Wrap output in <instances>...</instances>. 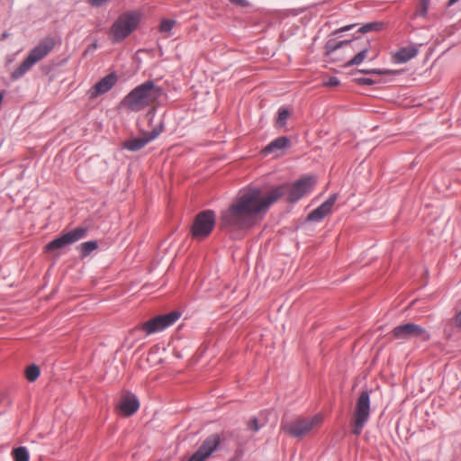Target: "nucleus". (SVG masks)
I'll return each instance as SVG.
<instances>
[{"instance_id": "1", "label": "nucleus", "mask_w": 461, "mask_h": 461, "mask_svg": "<svg viewBox=\"0 0 461 461\" xmlns=\"http://www.w3.org/2000/svg\"><path fill=\"white\" fill-rule=\"evenodd\" d=\"M316 184L312 176H305L293 185H281L265 192L261 187L241 189L229 207L221 212L219 225L229 232L253 227L258 216L265 214L271 204L287 194V201L296 203L309 194Z\"/></svg>"}, {"instance_id": "31", "label": "nucleus", "mask_w": 461, "mask_h": 461, "mask_svg": "<svg viewBox=\"0 0 461 461\" xmlns=\"http://www.w3.org/2000/svg\"><path fill=\"white\" fill-rule=\"evenodd\" d=\"M455 324L458 329L461 330V311L456 315Z\"/></svg>"}, {"instance_id": "5", "label": "nucleus", "mask_w": 461, "mask_h": 461, "mask_svg": "<svg viewBox=\"0 0 461 461\" xmlns=\"http://www.w3.org/2000/svg\"><path fill=\"white\" fill-rule=\"evenodd\" d=\"M141 20V14L138 11H128L118 16L110 29V39L120 42L137 29Z\"/></svg>"}, {"instance_id": "21", "label": "nucleus", "mask_w": 461, "mask_h": 461, "mask_svg": "<svg viewBox=\"0 0 461 461\" xmlns=\"http://www.w3.org/2000/svg\"><path fill=\"white\" fill-rule=\"evenodd\" d=\"M98 248V243L95 240H89L80 244V252L83 257L88 256L92 251Z\"/></svg>"}, {"instance_id": "23", "label": "nucleus", "mask_w": 461, "mask_h": 461, "mask_svg": "<svg viewBox=\"0 0 461 461\" xmlns=\"http://www.w3.org/2000/svg\"><path fill=\"white\" fill-rule=\"evenodd\" d=\"M430 0H420V7L413 14L412 18L426 17L429 10Z\"/></svg>"}, {"instance_id": "8", "label": "nucleus", "mask_w": 461, "mask_h": 461, "mask_svg": "<svg viewBox=\"0 0 461 461\" xmlns=\"http://www.w3.org/2000/svg\"><path fill=\"white\" fill-rule=\"evenodd\" d=\"M391 334L393 339L401 341H408L415 339L420 342H427L430 339L429 332L425 328L414 322L398 325L392 330Z\"/></svg>"}, {"instance_id": "27", "label": "nucleus", "mask_w": 461, "mask_h": 461, "mask_svg": "<svg viewBox=\"0 0 461 461\" xmlns=\"http://www.w3.org/2000/svg\"><path fill=\"white\" fill-rule=\"evenodd\" d=\"M363 74H374V75H387L390 72L388 70H383L378 68H373V69H362L360 70Z\"/></svg>"}, {"instance_id": "13", "label": "nucleus", "mask_w": 461, "mask_h": 461, "mask_svg": "<svg viewBox=\"0 0 461 461\" xmlns=\"http://www.w3.org/2000/svg\"><path fill=\"white\" fill-rule=\"evenodd\" d=\"M337 199L338 194H332L325 202H323L320 206H318L308 214L307 221L317 222L322 221L331 212Z\"/></svg>"}, {"instance_id": "28", "label": "nucleus", "mask_w": 461, "mask_h": 461, "mask_svg": "<svg viewBox=\"0 0 461 461\" xmlns=\"http://www.w3.org/2000/svg\"><path fill=\"white\" fill-rule=\"evenodd\" d=\"M249 428L253 430L254 432L258 431L259 426H258V420L257 418L251 419L248 423Z\"/></svg>"}, {"instance_id": "26", "label": "nucleus", "mask_w": 461, "mask_h": 461, "mask_svg": "<svg viewBox=\"0 0 461 461\" xmlns=\"http://www.w3.org/2000/svg\"><path fill=\"white\" fill-rule=\"evenodd\" d=\"M163 130L164 124L163 122H161L158 126H156L151 131L146 132L145 134L147 135L149 141H152L160 135Z\"/></svg>"}, {"instance_id": "9", "label": "nucleus", "mask_w": 461, "mask_h": 461, "mask_svg": "<svg viewBox=\"0 0 461 461\" xmlns=\"http://www.w3.org/2000/svg\"><path fill=\"white\" fill-rule=\"evenodd\" d=\"M215 224V212L212 210H205L199 212L191 226V235L196 240L207 238Z\"/></svg>"}, {"instance_id": "29", "label": "nucleus", "mask_w": 461, "mask_h": 461, "mask_svg": "<svg viewBox=\"0 0 461 461\" xmlns=\"http://www.w3.org/2000/svg\"><path fill=\"white\" fill-rule=\"evenodd\" d=\"M327 86H337L339 85V80L336 77H330L327 81L324 82Z\"/></svg>"}, {"instance_id": "34", "label": "nucleus", "mask_w": 461, "mask_h": 461, "mask_svg": "<svg viewBox=\"0 0 461 461\" xmlns=\"http://www.w3.org/2000/svg\"><path fill=\"white\" fill-rule=\"evenodd\" d=\"M232 3L241 4L242 0H230Z\"/></svg>"}, {"instance_id": "14", "label": "nucleus", "mask_w": 461, "mask_h": 461, "mask_svg": "<svg viewBox=\"0 0 461 461\" xmlns=\"http://www.w3.org/2000/svg\"><path fill=\"white\" fill-rule=\"evenodd\" d=\"M117 82V76L115 73H110L95 83L89 90L90 97H97L98 95L107 93L113 88Z\"/></svg>"}, {"instance_id": "24", "label": "nucleus", "mask_w": 461, "mask_h": 461, "mask_svg": "<svg viewBox=\"0 0 461 461\" xmlns=\"http://www.w3.org/2000/svg\"><path fill=\"white\" fill-rule=\"evenodd\" d=\"M382 29V23H368L364 24L358 29V32L362 33H366L371 31H379Z\"/></svg>"}, {"instance_id": "15", "label": "nucleus", "mask_w": 461, "mask_h": 461, "mask_svg": "<svg viewBox=\"0 0 461 461\" xmlns=\"http://www.w3.org/2000/svg\"><path fill=\"white\" fill-rule=\"evenodd\" d=\"M419 53V48L415 44L408 45L399 49L393 54V60L395 63L402 64L406 63L411 59L415 58Z\"/></svg>"}, {"instance_id": "25", "label": "nucleus", "mask_w": 461, "mask_h": 461, "mask_svg": "<svg viewBox=\"0 0 461 461\" xmlns=\"http://www.w3.org/2000/svg\"><path fill=\"white\" fill-rule=\"evenodd\" d=\"M176 23L175 20L172 19H163L159 25V31L161 32H170L174 28Z\"/></svg>"}, {"instance_id": "18", "label": "nucleus", "mask_w": 461, "mask_h": 461, "mask_svg": "<svg viewBox=\"0 0 461 461\" xmlns=\"http://www.w3.org/2000/svg\"><path fill=\"white\" fill-rule=\"evenodd\" d=\"M149 140L148 139L147 135L144 133L141 137L133 138L131 140H128L124 143V148L131 151H137L141 149L143 147H145L148 143H149Z\"/></svg>"}, {"instance_id": "4", "label": "nucleus", "mask_w": 461, "mask_h": 461, "mask_svg": "<svg viewBox=\"0 0 461 461\" xmlns=\"http://www.w3.org/2000/svg\"><path fill=\"white\" fill-rule=\"evenodd\" d=\"M339 49L356 51L357 54L345 63V67L357 66L368 58L369 43L362 42L357 39L347 41L329 40L325 45L326 55L331 56Z\"/></svg>"}, {"instance_id": "32", "label": "nucleus", "mask_w": 461, "mask_h": 461, "mask_svg": "<svg viewBox=\"0 0 461 461\" xmlns=\"http://www.w3.org/2000/svg\"><path fill=\"white\" fill-rule=\"evenodd\" d=\"M359 82L364 84V85H367V86H370V85L374 84V80L371 79V78H362V79L359 80Z\"/></svg>"}, {"instance_id": "30", "label": "nucleus", "mask_w": 461, "mask_h": 461, "mask_svg": "<svg viewBox=\"0 0 461 461\" xmlns=\"http://www.w3.org/2000/svg\"><path fill=\"white\" fill-rule=\"evenodd\" d=\"M109 0H88L92 6L99 7L106 4Z\"/></svg>"}, {"instance_id": "6", "label": "nucleus", "mask_w": 461, "mask_h": 461, "mask_svg": "<svg viewBox=\"0 0 461 461\" xmlns=\"http://www.w3.org/2000/svg\"><path fill=\"white\" fill-rule=\"evenodd\" d=\"M370 392L363 391L358 396L351 421V431L358 436L370 419Z\"/></svg>"}, {"instance_id": "2", "label": "nucleus", "mask_w": 461, "mask_h": 461, "mask_svg": "<svg viewBox=\"0 0 461 461\" xmlns=\"http://www.w3.org/2000/svg\"><path fill=\"white\" fill-rule=\"evenodd\" d=\"M162 95V87L157 86L153 80H147L128 93L121 105L131 112H140L156 103Z\"/></svg>"}, {"instance_id": "11", "label": "nucleus", "mask_w": 461, "mask_h": 461, "mask_svg": "<svg viewBox=\"0 0 461 461\" xmlns=\"http://www.w3.org/2000/svg\"><path fill=\"white\" fill-rule=\"evenodd\" d=\"M87 229L85 227H77L72 230L62 234L52 240L46 245V250L52 251L71 245L86 236Z\"/></svg>"}, {"instance_id": "3", "label": "nucleus", "mask_w": 461, "mask_h": 461, "mask_svg": "<svg viewBox=\"0 0 461 461\" xmlns=\"http://www.w3.org/2000/svg\"><path fill=\"white\" fill-rule=\"evenodd\" d=\"M57 41L53 37H46L41 40L23 61L12 72L13 80H17L24 76L36 63L43 59L55 48Z\"/></svg>"}, {"instance_id": "20", "label": "nucleus", "mask_w": 461, "mask_h": 461, "mask_svg": "<svg viewBox=\"0 0 461 461\" xmlns=\"http://www.w3.org/2000/svg\"><path fill=\"white\" fill-rule=\"evenodd\" d=\"M14 461H29L30 454L25 447H19L13 450Z\"/></svg>"}, {"instance_id": "7", "label": "nucleus", "mask_w": 461, "mask_h": 461, "mask_svg": "<svg viewBox=\"0 0 461 461\" xmlns=\"http://www.w3.org/2000/svg\"><path fill=\"white\" fill-rule=\"evenodd\" d=\"M321 422L322 417L317 414L311 418H298L288 422L282 421L281 429L293 438H302Z\"/></svg>"}, {"instance_id": "16", "label": "nucleus", "mask_w": 461, "mask_h": 461, "mask_svg": "<svg viewBox=\"0 0 461 461\" xmlns=\"http://www.w3.org/2000/svg\"><path fill=\"white\" fill-rule=\"evenodd\" d=\"M124 416L133 415L140 407V402L135 395L122 397L118 405Z\"/></svg>"}, {"instance_id": "10", "label": "nucleus", "mask_w": 461, "mask_h": 461, "mask_svg": "<svg viewBox=\"0 0 461 461\" xmlns=\"http://www.w3.org/2000/svg\"><path fill=\"white\" fill-rule=\"evenodd\" d=\"M181 316L179 312L174 311L166 314L158 315L144 323L140 327L146 336L163 331L167 328L172 326Z\"/></svg>"}, {"instance_id": "35", "label": "nucleus", "mask_w": 461, "mask_h": 461, "mask_svg": "<svg viewBox=\"0 0 461 461\" xmlns=\"http://www.w3.org/2000/svg\"><path fill=\"white\" fill-rule=\"evenodd\" d=\"M349 28H350V26L344 27V28L341 29V31H348V30H349Z\"/></svg>"}, {"instance_id": "19", "label": "nucleus", "mask_w": 461, "mask_h": 461, "mask_svg": "<svg viewBox=\"0 0 461 461\" xmlns=\"http://www.w3.org/2000/svg\"><path fill=\"white\" fill-rule=\"evenodd\" d=\"M291 112L288 108L281 106L277 112L276 127H285L287 122V119L290 116Z\"/></svg>"}, {"instance_id": "22", "label": "nucleus", "mask_w": 461, "mask_h": 461, "mask_svg": "<svg viewBox=\"0 0 461 461\" xmlns=\"http://www.w3.org/2000/svg\"><path fill=\"white\" fill-rule=\"evenodd\" d=\"M40 373V367L37 365L32 364L26 368L25 376L29 382H34L38 379Z\"/></svg>"}, {"instance_id": "12", "label": "nucleus", "mask_w": 461, "mask_h": 461, "mask_svg": "<svg viewBox=\"0 0 461 461\" xmlns=\"http://www.w3.org/2000/svg\"><path fill=\"white\" fill-rule=\"evenodd\" d=\"M221 437L214 433L208 436L200 447L186 461H204L209 457L219 447Z\"/></svg>"}, {"instance_id": "33", "label": "nucleus", "mask_w": 461, "mask_h": 461, "mask_svg": "<svg viewBox=\"0 0 461 461\" xmlns=\"http://www.w3.org/2000/svg\"><path fill=\"white\" fill-rule=\"evenodd\" d=\"M458 0H448V6L454 5L455 3H456Z\"/></svg>"}, {"instance_id": "17", "label": "nucleus", "mask_w": 461, "mask_h": 461, "mask_svg": "<svg viewBox=\"0 0 461 461\" xmlns=\"http://www.w3.org/2000/svg\"><path fill=\"white\" fill-rule=\"evenodd\" d=\"M290 145V140L288 137L282 136L273 140L269 142L262 150V154L267 156L271 153L282 151Z\"/></svg>"}]
</instances>
